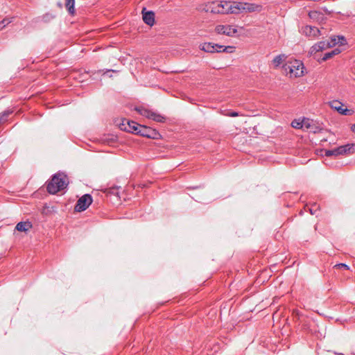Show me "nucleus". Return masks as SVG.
I'll return each instance as SVG.
<instances>
[{
	"label": "nucleus",
	"instance_id": "obj_23",
	"mask_svg": "<svg viewBox=\"0 0 355 355\" xmlns=\"http://www.w3.org/2000/svg\"><path fill=\"white\" fill-rule=\"evenodd\" d=\"M343 155V153L341 152V150H340V146L334 149H332V150H327L325 151V155L327 157L337 156V155Z\"/></svg>",
	"mask_w": 355,
	"mask_h": 355
},
{
	"label": "nucleus",
	"instance_id": "obj_6",
	"mask_svg": "<svg viewBox=\"0 0 355 355\" xmlns=\"http://www.w3.org/2000/svg\"><path fill=\"white\" fill-rule=\"evenodd\" d=\"M235 5L237 6V10H234L235 14H239L242 12H256L261 10V6L256 4L243 3V2H235Z\"/></svg>",
	"mask_w": 355,
	"mask_h": 355
},
{
	"label": "nucleus",
	"instance_id": "obj_18",
	"mask_svg": "<svg viewBox=\"0 0 355 355\" xmlns=\"http://www.w3.org/2000/svg\"><path fill=\"white\" fill-rule=\"evenodd\" d=\"M340 150L344 154H351L355 153V144H348L344 146H340Z\"/></svg>",
	"mask_w": 355,
	"mask_h": 355
},
{
	"label": "nucleus",
	"instance_id": "obj_12",
	"mask_svg": "<svg viewBox=\"0 0 355 355\" xmlns=\"http://www.w3.org/2000/svg\"><path fill=\"white\" fill-rule=\"evenodd\" d=\"M328 48H331V44H329L327 40L320 41L311 47L309 53L313 55L318 52L322 51L323 50H325Z\"/></svg>",
	"mask_w": 355,
	"mask_h": 355
},
{
	"label": "nucleus",
	"instance_id": "obj_27",
	"mask_svg": "<svg viewBox=\"0 0 355 355\" xmlns=\"http://www.w3.org/2000/svg\"><path fill=\"white\" fill-rule=\"evenodd\" d=\"M226 115L231 117H235L239 116L240 114L236 112H230Z\"/></svg>",
	"mask_w": 355,
	"mask_h": 355
},
{
	"label": "nucleus",
	"instance_id": "obj_17",
	"mask_svg": "<svg viewBox=\"0 0 355 355\" xmlns=\"http://www.w3.org/2000/svg\"><path fill=\"white\" fill-rule=\"evenodd\" d=\"M329 44H331V47L334 46L336 44L343 45L345 42V39L343 36H334L331 37L329 40H327Z\"/></svg>",
	"mask_w": 355,
	"mask_h": 355
},
{
	"label": "nucleus",
	"instance_id": "obj_29",
	"mask_svg": "<svg viewBox=\"0 0 355 355\" xmlns=\"http://www.w3.org/2000/svg\"><path fill=\"white\" fill-rule=\"evenodd\" d=\"M352 130L355 133V124L352 125Z\"/></svg>",
	"mask_w": 355,
	"mask_h": 355
},
{
	"label": "nucleus",
	"instance_id": "obj_2",
	"mask_svg": "<svg viewBox=\"0 0 355 355\" xmlns=\"http://www.w3.org/2000/svg\"><path fill=\"white\" fill-rule=\"evenodd\" d=\"M304 64L297 60L288 62L284 65V69L286 74H289L291 77H300L304 74Z\"/></svg>",
	"mask_w": 355,
	"mask_h": 355
},
{
	"label": "nucleus",
	"instance_id": "obj_9",
	"mask_svg": "<svg viewBox=\"0 0 355 355\" xmlns=\"http://www.w3.org/2000/svg\"><path fill=\"white\" fill-rule=\"evenodd\" d=\"M304 129L309 130L311 132L317 133L323 130L322 127L318 123L309 119H304Z\"/></svg>",
	"mask_w": 355,
	"mask_h": 355
},
{
	"label": "nucleus",
	"instance_id": "obj_22",
	"mask_svg": "<svg viewBox=\"0 0 355 355\" xmlns=\"http://www.w3.org/2000/svg\"><path fill=\"white\" fill-rule=\"evenodd\" d=\"M286 58L284 54H280L274 58L272 63L275 67H279Z\"/></svg>",
	"mask_w": 355,
	"mask_h": 355
},
{
	"label": "nucleus",
	"instance_id": "obj_5",
	"mask_svg": "<svg viewBox=\"0 0 355 355\" xmlns=\"http://www.w3.org/2000/svg\"><path fill=\"white\" fill-rule=\"evenodd\" d=\"M138 113H139L141 115L146 116L148 119H150L155 121L157 122H164L165 120V118L162 116L161 114L153 112L148 109L144 108V107H137L135 109Z\"/></svg>",
	"mask_w": 355,
	"mask_h": 355
},
{
	"label": "nucleus",
	"instance_id": "obj_3",
	"mask_svg": "<svg viewBox=\"0 0 355 355\" xmlns=\"http://www.w3.org/2000/svg\"><path fill=\"white\" fill-rule=\"evenodd\" d=\"M234 48L231 46H225L223 45L211 42L204 43L200 45V49L207 53L228 52L232 53Z\"/></svg>",
	"mask_w": 355,
	"mask_h": 355
},
{
	"label": "nucleus",
	"instance_id": "obj_4",
	"mask_svg": "<svg viewBox=\"0 0 355 355\" xmlns=\"http://www.w3.org/2000/svg\"><path fill=\"white\" fill-rule=\"evenodd\" d=\"M93 199L90 194H85L81 196L77 201L75 206V211L81 212L86 210L92 203Z\"/></svg>",
	"mask_w": 355,
	"mask_h": 355
},
{
	"label": "nucleus",
	"instance_id": "obj_7",
	"mask_svg": "<svg viewBox=\"0 0 355 355\" xmlns=\"http://www.w3.org/2000/svg\"><path fill=\"white\" fill-rule=\"evenodd\" d=\"M140 125L133 121L123 119L120 124V128L122 130L137 134Z\"/></svg>",
	"mask_w": 355,
	"mask_h": 355
},
{
	"label": "nucleus",
	"instance_id": "obj_14",
	"mask_svg": "<svg viewBox=\"0 0 355 355\" xmlns=\"http://www.w3.org/2000/svg\"><path fill=\"white\" fill-rule=\"evenodd\" d=\"M331 107L343 115H349L352 114V110L347 108H343L342 103L339 101H335L331 102Z\"/></svg>",
	"mask_w": 355,
	"mask_h": 355
},
{
	"label": "nucleus",
	"instance_id": "obj_26",
	"mask_svg": "<svg viewBox=\"0 0 355 355\" xmlns=\"http://www.w3.org/2000/svg\"><path fill=\"white\" fill-rule=\"evenodd\" d=\"M9 23H10V21H8V19H4L2 21L0 22V29L5 27Z\"/></svg>",
	"mask_w": 355,
	"mask_h": 355
},
{
	"label": "nucleus",
	"instance_id": "obj_19",
	"mask_svg": "<svg viewBox=\"0 0 355 355\" xmlns=\"http://www.w3.org/2000/svg\"><path fill=\"white\" fill-rule=\"evenodd\" d=\"M150 129H148L146 126L140 125L137 134L146 137H153V135L150 133Z\"/></svg>",
	"mask_w": 355,
	"mask_h": 355
},
{
	"label": "nucleus",
	"instance_id": "obj_25",
	"mask_svg": "<svg viewBox=\"0 0 355 355\" xmlns=\"http://www.w3.org/2000/svg\"><path fill=\"white\" fill-rule=\"evenodd\" d=\"M336 268H345L346 270H349V266L345 263H338L335 266Z\"/></svg>",
	"mask_w": 355,
	"mask_h": 355
},
{
	"label": "nucleus",
	"instance_id": "obj_31",
	"mask_svg": "<svg viewBox=\"0 0 355 355\" xmlns=\"http://www.w3.org/2000/svg\"><path fill=\"white\" fill-rule=\"evenodd\" d=\"M151 132H152L153 133H154V135H156V132H154V131H153V130H151Z\"/></svg>",
	"mask_w": 355,
	"mask_h": 355
},
{
	"label": "nucleus",
	"instance_id": "obj_8",
	"mask_svg": "<svg viewBox=\"0 0 355 355\" xmlns=\"http://www.w3.org/2000/svg\"><path fill=\"white\" fill-rule=\"evenodd\" d=\"M215 31L218 34H223L227 36L232 37L237 33V29L231 25H218L215 28Z\"/></svg>",
	"mask_w": 355,
	"mask_h": 355
},
{
	"label": "nucleus",
	"instance_id": "obj_24",
	"mask_svg": "<svg viewBox=\"0 0 355 355\" xmlns=\"http://www.w3.org/2000/svg\"><path fill=\"white\" fill-rule=\"evenodd\" d=\"M291 125L293 128L296 129L304 128V119L302 120L300 119H295L292 121Z\"/></svg>",
	"mask_w": 355,
	"mask_h": 355
},
{
	"label": "nucleus",
	"instance_id": "obj_28",
	"mask_svg": "<svg viewBox=\"0 0 355 355\" xmlns=\"http://www.w3.org/2000/svg\"><path fill=\"white\" fill-rule=\"evenodd\" d=\"M8 115V113L7 112H4L3 114H0V124L6 120V118L7 117V116Z\"/></svg>",
	"mask_w": 355,
	"mask_h": 355
},
{
	"label": "nucleus",
	"instance_id": "obj_13",
	"mask_svg": "<svg viewBox=\"0 0 355 355\" xmlns=\"http://www.w3.org/2000/svg\"><path fill=\"white\" fill-rule=\"evenodd\" d=\"M143 20L148 26H152L155 23V14L153 11H146V8L142 10Z\"/></svg>",
	"mask_w": 355,
	"mask_h": 355
},
{
	"label": "nucleus",
	"instance_id": "obj_16",
	"mask_svg": "<svg viewBox=\"0 0 355 355\" xmlns=\"http://www.w3.org/2000/svg\"><path fill=\"white\" fill-rule=\"evenodd\" d=\"M33 225L29 221L19 222L17 224L15 230L19 232H26L32 228Z\"/></svg>",
	"mask_w": 355,
	"mask_h": 355
},
{
	"label": "nucleus",
	"instance_id": "obj_30",
	"mask_svg": "<svg viewBox=\"0 0 355 355\" xmlns=\"http://www.w3.org/2000/svg\"><path fill=\"white\" fill-rule=\"evenodd\" d=\"M293 313H296L297 315H299V313H298V311H295L293 312Z\"/></svg>",
	"mask_w": 355,
	"mask_h": 355
},
{
	"label": "nucleus",
	"instance_id": "obj_21",
	"mask_svg": "<svg viewBox=\"0 0 355 355\" xmlns=\"http://www.w3.org/2000/svg\"><path fill=\"white\" fill-rule=\"evenodd\" d=\"M340 53V50L338 48L334 49L331 51L326 53L324 55L323 58H322V60L326 61V60L331 58L334 55L339 54Z\"/></svg>",
	"mask_w": 355,
	"mask_h": 355
},
{
	"label": "nucleus",
	"instance_id": "obj_1",
	"mask_svg": "<svg viewBox=\"0 0 355 355\" xmlns=\"http://www.w3.org/2000/svg\"><path fill=\"white\" fill-rule=\"evenodd\" d=\"M67 175L64 173H58L55 174L47 184V191L50 193L55 194L63 190L67 186Z\"/></svg>",
	"mask_w": 355,
	"mask_h": 355
},
{
	"label": "nucleus",
	"instance_id": "obj_11",
	"mask_svg": "<svg viewBox=\"0 0 355 355\" xmlns=\"http://www.w3.org/2000/svg\"><path fill=\"white\" fill-rule=\"evenodd\" d=\"M235 2L220 1V14L234 13V10H237Z\"/></svg>",
	"mask_w": 355,
	"mask_h": 355
},
{
	"label": "nucleus",
	"instance_id": "obj_20",
	"mask_svg": "<svg viewBox=\"0 0 355 355\" xmlns=\"http://www.w3.org/2000/svg\"><path fill=\"white\" fill-rule=\"evenodd\" d=\"M74 5L75 0H66L65 7L67 9L69 13L72 15L75 13Z\"/></svg>",
	"mask_w": 355,
	"mask_h": 355
},
{
	"label": "nucleus",
	"instance_id": "obj_10",
	"mask_svg": "<svg viewBox=\"0 0 355 355\" xmlns=\"http://www.w3.org/2000/svg\"><path fill=\"white\" fill-rule=\"evenodd\" d=\"M302 34L311 39H315L321 35L320 31L315 26H306L302 28Z\"/></svg>",
	"mask_w": 355,
	"mask_h": 355
},
{
	"label": "nucleus",
	"instance_id": "obj_15",
	"mask_svg": "<svg viewBox=\"0 0 355 355\" xmlns=\"http://www.w3.org/2000/svg\"><path fill=\"white\" fill-rule=\"evenodd\" d=\"M206 12H210L211 13L220 14V2L213 1L209 3L205 6Z\"/></svg>",
	"mask_w": 355,
	"mask_h": 355
}]
</instances>
